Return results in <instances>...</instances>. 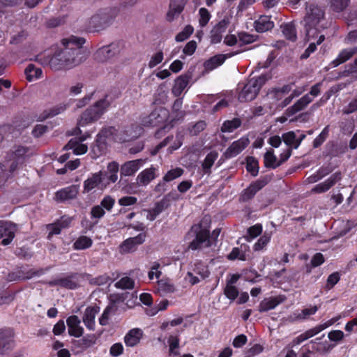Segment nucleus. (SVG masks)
I'll list each match as a JSON object with an SVG mask.
<instances>
[{
	"instance_id": "obj_1",
	"label": "nucleus",
	"mask_w": 357,
	"mask_h": 357,
	"mask_svg": "<svg viewBox=\"0 0 357 357\" xmlns=\"http://www.w3.org/2000/svg\"><path fill=\"white\" fill-rule=\"evenodd\" d=\"M85 43L83 38L70 36L61 41L63 48L57 50L51 56L40 59L41 64L49 66L53 70L71 69L86 59L85 50L82 45Z\"/></svg>"
},
{
	"instance_id": "obj_2",
	"label": "nucleus",
	"mask_w": 357,
	"mask_h": 357,
	"mask_svg": "<svg viewBox=\"0 0 357 357\" xmlns=\"http://www.w3.org/2000/svg\"><path fill=\"white\" fill-rule=\"evenodd\" d=\"M208 221L209 218L204 217L199 224L192 226L188 235L194 236L195 238L190 243L189 249L202 250L212 245L213 241L210 238Z\"/></svg>"
},
{
	"instance_id": "obj_3",
	"label": "nucleus",
	"mask_w": 357,
	"mask_h": 357,
	"mask_svg": "<svg viewBox=\"0 0 357 357\" xmlns=\"http://www.w3.org/2000/svg\"><path fill=\"white\" fill-rule=\"evenodd\" d=\"M325 12L324 9L316 5H310L307 8L305 17V28L307 40L318 36L321 28V24L324 21Z\"/></svg>"
},
{
	"instance_id": "obj_4",
	"label": "nucleus",
	"mask_w": 357,
	"mask_h": 357,
	"mask_svg": "<svg viewBox=\"0 0 357 357\" xmlns=\"http://www.w3.org/2000/svg\"><path fill=\"white\" fill-rule=\"evenodd\" d=\"M142 132V128L139 126H132L124 130V134L119 133L114 127H108L103 128L97 135L99 142L104 140L107 142H123L130 141L138 137Z\"/></svg>"
},
{
	"instance_id": "obj_5",
	"label": "nucleus",
	"mask_w": 357,
	"mask_h": 357,
	"mask_svg": "<svg viewBox=\"0 0 357 357\" xmlns=\"http://www.w3.org/2000/svg\"><path fill=\"white\" fill-rule=\"evenodd\" d=\"M110 102L107 97L96 102L94 105L86 109L78 120L79 126H85L89 123L98 121L101 116L107 110Z\"/></svg>"
},
{
	"instance_id": "obj_6",
	"label": "nucleus",
	"mask_w": 357,
	"mask_h": 357,
	"mask_svg": "<svg viewBox=\"0 0 357 357\" xmlns=\"http://www.w3.org/2000/svg\"><path fill=\"white\" fill-rule=\"evenodd\" d=\"M110 102L107 97L96 102L94 105L86 109L78 120L79 126H85L89 123L98 121L101 116L107 110Z\"/></svg>"
},
{
	"instance_id": "obj_7",
	"label": "nucleus",
	"mask_w": 357,
	"mask_h": 357,
	"mask_svg": "<svg viewBox=\"0 0 357 357\" xmlns=\"http://www.w3.org/2000/svg\"><path fill=\"white\" fill-rule=\"evenodd\" d=\"M268 79V77L264 75L250 79L240 92L238 100L241 102H247L255 99Z\"/></svg>"
},
{
	"instance_id": "obj_8",
	"label": "nucleus",
	"mask_w": 357,
	"mask_h": 357,
	"mask_svg": "<svg viewBox=\"0 0 357 357\" xmlns=\"http://www.w3.org/2000/svg\"><path fill=\"white\" fill-rule=\"evenodd\" d=\"M126 50V43L122 40L115 41L109 45L102 47L96 53V59L100 61H105L123 53Z\"/></svg>"
},
{
	"instance_id": "obj_9",
	"label": "nucleus",
	"mask_w": 357,
	"mask_h": 357,
	"mask_svg": "<svg viewBox=\"0 0 357 357\" xmlns=\"http://www.w3.org/2000/svg\"><path fill=\"white\" fill-rule=\"evenodd\" d=\"M31 155V151L29 149L24 146H17L12 153L11 163L9 166V171L13 174L16 169H19L26 162Z\"/></svg>"
},
{
	"instance_id": "obj_10",
	"label": "nucleus",
	"mask_w": 357,
	"mask_h": 357,
	"mask_svg": "<svg viewBox=\"0 0 357 357\" xmlns=\"http://www.w3.org/2000/svg\"><path fill=\"white\" fill-rule=\"evenodd\" d=\"M169 112L164 107H158L153 110L142 121L144 126H157L165 123L169 119Z\"/></svg>"
},
{
	"instance_id": "obj_11",
	"label": "nucleus",
	"mask_w": 357,
	"mask_h": 357,
	"mask_svg": "<svg viewBox=\"0 0 357 357\" xmlns=\"http://www.w3.org/2000/svg\"><path fill=\"white\" fill-rule=\"evenodd\" d=\"M183 144V135L177 133L176 136L169 135L162 142L159 143L151 151V153L155 155L163 147L168 146V151L172 153L174 151L177 150Z\"/></svg>"
},
{
	"instance_id": "obj_12",
	"label": "nucleus",
	"mask_w": 357,
	"mask_h": 357,
	"mask_svg": "<svg viewBox=\"0 0 357 357\" xmlns=\"http://www.w3.org/2000/svg\"><path fill=\"white\" fill-rule=\"evenodd\" d=\"M112 10L105 9L93 15L89 20V26L95 30L103 28L112 20L114 15Z\"/></svg>"
},
{
	"instance_id": "obj_13",
	"label": "nucleus",
	"mask_w": 357,
	"mask_h": 357,
	"mask_svg": "<svg viewBox=\"0 0 357 357\" xmlns=\"http://www.w3.org/2000/svg\"><path fill=\"white\" fill-rule=\"evenodd\" d=\"M104 173L102 171L92 174L83 183V192L88 193L98 188L102 190L105 185L102 184Z\"/></svg>"
},
{
	"instance_id": "obj_14",
	"label": "nucleus",
	"mask_w": 357,
	"mask_h": 357,
	"mask_svg": "<svg viewBox=\"0 0 357 357\" xmlns=\"http://www.w3.org/2000/svg\"><path fill=\"white\" fill-rule=\"evenodd\" d=\"M17 225L10 222L0 221V238L3 245H9L15 237Z\"/></svg>"
},
{
	"instance_id": "obj_15",
	"label": "nucleus",
	"mask_w": 357,
	"mask_h": 357,
	"mask_svg": "<svg viewBox=\"0 0 357 357\" xmlns=\"http://www.w3.org/2000/svg\"><path fill=\"white\" fill-rule=\"evenodd\" d=\"M250 140L247 137H242L234 142L225 151L224 155L227 158L236 157L241 153L249 144Z\"/></svg>"
},
{
	"instance_id": "obj_16",
	"label": "nucleus",
	"mask_w": 357,
	"mask_h": 357,
	"mask_svg": "<svg viewBox=\"0 0 357 357\" xmlns=\"http://www.w3.org/2000/svg\"><path fill=\"white\" fill-rule=\"evenodd\" d=\"M13 333L10 329L0 330V354H5L14 347Z\"/></svg>"
},
{
	"instance_id": "obj_17",
	"label": "nucleus",
	"mask_w": 357,
	"mask_h": 357,
	"mask_svg": "<svg viewBox=\"0 0 357 357\" xmlns=\"http://www.w3.org/2000/svg\"><path fill=\"white\" fill-rule=\"evenodd\" d=\"M81 321L76 315H71L66 319L68 334L75 337H81L84 333V328L80 325Z\"/></svg>"
},
{
	"instance_id": "obj_18",
	"label": "nucleus",
	"mask_w": 357,
	"mask_h": 357,
	"mask_svg": "<svg viewBox=\"0 0 357 357\" xmlns=\"http://www.w3.org/2000/svg\"><path fill=\"white\" fill-rule=\"evenodd\" d=\"M267 183L268 180L266 178L259 179L251 183L246 189L244 190L241 195L242 200L245 202L252 199L255 195Z\"/></svg>"
},
{
	"instance_id": "obj_19",
	"label": "nucleus",
	"mask_w": 357,
	"mask_h": 357,
	"mask_svg": "<svg viewBox=\"0 0 357 357\" xmlns=\"http://www.w3.org/2000/svg\"><path fill=\"white\" fill-rule=\"evenodd\" d=\"M145 234L141 233L135 237L129 238L124 241L121 245V248L124 252H131L136 250L139 245L145 241Z\"/></svg>"
},
{
	"instance_id": "obj_20",
	"label": "nucleus",
	"mask_w": 357,
	"mask_h": 357,
	"mask_svg": "<svg viewBox=\"0 0 357 357\" xmlns=\"http://www.w3.org/2000/svg\"><path fill=\"white\" fill-rule=\"evenodd\" d=\"M145 160L137 159L125 162L121 167V174L126 176L135 174L145 163Z\"/></svg>"
},
{
	"instance_id": "obj_21",
	"label": "nucleus",
	"mask_w": 357,
	"mask_h": 357,
	"mask_svg": "<svg viewBox=\"0 0 357 357\" xmlns=\"http://www.w3.org/2000/svg\"><path fill=\"white\" fill-rule=\"evenodd\" d=\"M100 308L96 306H89L85 309L82 317L83 322L86 327L90 330L93 331L95 328V318L96 314L99 312Z\"/></svg>"
},
{
	"instance_id": "obj_22",
	"label": "nucleus",
	"mask_w": 357,
	"mask_h": 357,
	"mask_svg": "<svg viewBox=\"0 0 357 357\" xmlns=\"http://www.w3.org/2000/svg\"><path fill=\"white\" fill-rule=\"evenodd\" d=\"M292 89V84L284 85L281 88L273 89L267 93V98L270 100L272 103H277L279 100H282L284 96L288 94Z\"/></svg>"
},
{
	"instance_id": "obj_23",
	"label": "nucleus",
	"mask_w": 357,
	"mask_h": 357,
	"mask_svg": "<svg viewBox=\"0 0 357 357\" xmlns=\"http://www.w3.org/2000/svg\"><path fill=\"white\" fill-rule=\"evenodd\" d=\"M186 0H170L169 11L167 13V20L173 21L183 11Z\"/></svg>"
},
{
	"instance_id": "obj_24",
	"label": "nucleus",
	"mask_w": 357,
	"mask_h": 357,
	"mask_svg": "<svg viewBox=\"0 0 357 357\" xmlns=\"http://www.w3.org/2000/svg\"><path fill=\"white\" fill-rule=\"evenodd\" d=\"M78 192L79 186L77 185H72L57 191L56 193V200L59 202L72 199L77 197Z\"/></svg>"
},
{
	"instance_id": "obj_25",
	"label": "nucleus",
	"mask_w": 357,
	"mask_h": 357,
	"mask_svg": "<svg viewBox=\"0 0 357 357\" xmlns=\"http://www.w3.org/2000/svg\"><path fill=\"white\" fill-rule=\"evenodd\" d=\"M340 179V174L335 173L331 175L325 181L316 185L312 189V192L315 193H322L328 190Z\"/></svg>"
},
{
	"instance_id": "obj_26",
	"label": "nucleus",
	"mask_w": 357,
	"mask_h": 357,
	"mask_svg": "<svg viewBox=\"0 0 357 357\" xmlns=\"http://www.w3.org/2000/svg\"><path fill=\"white\" fill-rule=\"evenodd\" d=\"M285 297L284 296H278L275 297H269L264 299L259 305V312H267L274 309L279 304L284 302Z\"/></svg>"
},
{
	"instance_id": "obj_27",
	"label": "nucleus",
	"mask_w": 357,
	"mask_h": 357,
	"mask_svg": "<svg viewBox=\"0 0 357 357\" xmlns=\"http://www.w3.org/2000/svg\"><path fill=\"white\" fill-rule=\"evenodd\" d=\"M86 137H82L79 140L77 139H71L68 143L64 146L65 149H72L75 155H82L87 152L88 147L86 144L81 142L84 141Z\"/></svg>"
},
{
	"instance_id": "obj_28",
	"label": "nucleus",
	"mask_w": 357,
	"mask_h": 357,
	"mask_svg": "<svg viewBox=\"0 0 357 357\" xmlns=\"http://www.w3.org/2000/svg\"><path fill=\"white\" fill-rule=\"evenodd\" d=\"M157 169L153 166L141 172L137 177V183L139 185H147L156 177Z\"/></svg>"
},
{
	"instance_id": "obj_29",
	"label": "nucleus",
	"mask_w": 357,
	"mask_h": 357,
	"mask_svg": "<svg viewBox=\"0 0 357 357\" xmlns=\"http://www.w3.org/2000/svg\"><path fill=\"white\" fill-rule=\"evenodd\" d=\"M227 23L225 20L219 22L211 31V43H218L222 38V34L227 29Z\"/></svg>"
},
{
	"instance_id": "obj_30",
	"label": "nucleus",
	"mask_w": 357,
	"mask_h": 357,
	"mask_svg": "<svg viewBox=\"0 0 357 357\" xmlns=\"http://www.w3.org/2000/svg\"><path fill=\"white\" fill-rule=\"evenodd\" d=\"M190 79V76L188 75L178 77L174 81V85L172 89V93L176 97L179 96L188 86Z\"/></svg>"
},
{
	"instance_id": "obj_31",
	"label": "nucleus",
	"mask_w": 357,
	"mask_h": 357,
	"mask_svg": "<svg viewBox=\"0 0 357 357\" xmlns=\"http://www.w3.org/2000/svg\"><path fill=\"white\" fill-rule=\"evenodd\" d=\"M356 53L357 47L344 49L339 53L337 57L332 61L331 64L333 67H337L350 59Z\"/></svg>"
},
{
	"instance_id": "obj_32",
	"label": "nucleus",
	"mask_w": 357,
	"mask_h": 357,
	"mask_svg": "<svg viewBox=\"0 0 357 357\" xmlns=\"http://www.w3.org/2000/svg\"><path fill=\"white\" fill-rule=\"evenodd\" d=\"M168 206L167 202L162 199L155 204L154 207L151 209H144V211L147 213L146 218L150 220H154L157 216L160 214Z\"/></svg>"
},
{
	"instance_id": "obj_33",
	"label": "nucleus",
	"mask_w": 357,
	"mask_h": 357,
	"mask_svg": "<svg viewBox=\"0 0 357 357\" xmlns=\"http://www.w3.org/2000/svg\"><path fill=\"white\" fill-rule=\"evenodd\" d=\"M142 337V331L139 328H133L124 337V342L127 347H135L140 341Z\"/></svg>"
},
{
	"instance_id": "obj_34",
	"label": "nucleus",
	"mask_w": 357,
	"mask_h": 357,
	"mask_svg": "<svg viewBox=\"0 0 357 357\" xmlns=\"http://www.w3.org/2000/svg\"><path fill=\"white\" fill-rule=\"evenodd\" d=\"M274 26V23L271 20V17L260 16L255 22V28L257 32L263 33L271 30Z\"/></svg>"
},
{
	"instance_id": "obj_35",
	"label": "nucleus",
	"mask_w": 357,
	"mask_h": 357,
	"mask_svg": "<svg viewBox=\"0 0 357 357\" xmlns=\"http://www.w3.org/2000/svg\"><path fill=\"white\" fill-rule=\"evenodd\" d=\"M233 54H218L215 55L204 63V68L206 70L211 71L221 66L228 57H231Z\"/></svg>"
},
{
	"instance_id": "obj_36",
	"label": "nucleus",
	"mask_w": 357,
	"mask_h": 357,
	"mask_svg": "<svg viewBox=\"0 0 357 357\" xmlns=\"http://www.w3.org/2000/svg\"><path fill=\"white\" fill-rule=\"evenodd\" d=\"M218 158V153L215 151H211L204 160L202 167L205 174L211 173V168Z\"/></svg>"
},
{
	"instance_id": "obj_37",
	"label": "nucleus",
	"mask_w": 357,
	"mask_h": 357,
	"mask_svg": "<svg viewBox=\"0 0 357 357\" xmlns=\"http://www.w3.org/2000/svg\"><path fill=\"white\" fill-rule=\"evenodd\" d=\"M284 36L291 41H295L297 38L295 25L292 22L282 24L280 26Z\"/></svg>"
},
{
	"instance_id": "obj_38",
	"label": "nucleus",
	"mask_w": 357,
	"mask_h": 357,
	"mask_svg": "<svg viewBox=\"0 0 357 357\" xmlns=\"http://www.w3.org/2000/svg\"><path fill=\"white\" fill-rule=\"evenodd\" d=\"M319 333L316 327H314L312 328H310L307 331H306L305 333L301 334L296 338H294L292 342L290 344V346L291 347H295L298 344H300L303 341L316 335L317 334Z\"/></svg>"
},
{
	"instance_id": "obj_39",
	"label": "nucleus",
	"mask_w": 357,
	"mask_h": 357,
	"mask_svg": "<svg viewBox=\"0 0 357 357\" xmlns=\"http://www.w3.org/2000/svg\"><path fill=\"white\" fill-rule=\"evenodd\" d=\"M25 75L26 79L29 82L40 78L43 75V71L40 68H36L33 64L31 63L25 69Z\"/></svg>"
},
{
	"instance_id": "obj_40",
	"label": "nucleus",
	"mask_w": 357,
	"mask_h": 357,
	"mask_svg": "<svg viewBox=\"0 0 357 357\" xmlns=\"http://www.w3.org/2000/svg\"><path fill=\"white\" fill-rule=\"evenodd\" d=\"M107 150V145L104 140L99 142L97 137L96 144L92 146L91 155L93 159L99 158L102 154L105 153Z\"/></svg>"
},
{
	"instance_id": "obj_41",
	"label": "nucleus",
	"mask_w": 357,
	"mask_h": 357,
	"mask_svg": "<svg viewBox=\"0 0 357 357\" xmlns=\"http://www.w3.org/2000/svg\"><path fill=\"white\" fill-rule=\"evenodd\" d=\"M246 245H241V248H234L231 252L228 255L227 258L229 260L239 259L245 261L246 260Z\"/></svg>"
},
{
	"instance_id": "obj_42",
	"label": "nucleus",
	"mask_w": 357,
	"mask_h": 357,
	"mask_svg": "<svg viewBox=\"0 0 357 357\" xmlns=\"http://www.w3.org/2000/svg\"><path fill=\"white\" fill-rule=\"evenodd\" d=\"M312 100L313 98L310 97L309 94L305 95L290 107L291 112L295 114L303 109L308 104L312 101Z\"/></svg>"
},
{
	"instance_id": "obj_43",
	"label": "nucleus",
	"mask_w": 357,
	"mask_h": 357,
	"mask_svg": "<svg viewBox=\"0 0 357 357\" xmlns=\"http://www.w3.org/2000/svg\"><path fill=\"white\" fill-rule=\"evenodd\" d=\"M93 241L86 236H79L73 243V248L77 250H84L92 245Z\"/></svg>"
},
{
	"instance_id": "obj_44",
	"label": "nucleus",
	"mask_w": 357,
	"mask_h": 357,
	"mask_svg": "<svg viewBox=\"0 0 357 357\" xmlns=\"http://www.w3.org/2000/svg\"><path fill=\"white\" fill-rule=\"evenodd\" d=\"M241 125V121L238 118H234L232 120H227L223 123L221 127V131L222 132H231L239 128Z\"/></svg>"
},
{
	"instance_id": "obj_45",
	"label": "nucleus",
	"mask_w": 357,
	"mask_h": 357,
	"mask_svg": "<svg viewBox=\"0 0 357 357\" xmlns=\"http://www.w3.org/2000/svg\"><path fill=\"white\" fill-rule=\"evenodd\" d=\"M264 164L266 167L275 169L280 165L277 160L276 156L274 155L272 149L268 151L264 155Z\"/></svg>"
},
{
	"instance_id": "obj_46",
	"label": "nucleus",
	"mask_w": 357,
	"mask_h": 357,
	"mask_svg": "<svg viewBox=\"0 0 357 357\" xmlns=\"http://www.w3.org/2000/svg\"><path fill=\"white\" fill-rule=\"evenodd\" d=\"M271 232H265L254 245L253 249L255 251L262 250L266 248L271 238Z\"/></svg>"
},
{
	"instance_id": "obj_47",
	"label": "nucleus",
	"mask_w": 357,
	"mask_h": 357,
	"mask_svg": "<svg viewBox=\"0 0 357 357\" xmlns=\"http://www.w3.org/2000/svg\"><path fill=\"white\" fill-rule=\"evenodd\" d=\"M321 338H316L314 341H311V343L313 344L312 349H315L317 351L321 353H326L330 351L333 348V345L330 344L328 342H317L320 341Z\"/></svg>"
},
{
	"instance_id": "obj_48",
	"label": "nucleus",
	"mask_w": 357,
	"mask_h": 357,
	"mask_svg": "<svg viewBox=\"0 0 357 357\" xmlns=\"http://www.w3.org/2000/svg\"><path fill=\"white\" fill-rule=\"evenodd\" d=\"M184 170L181 167H176L169 170L163 176L162 179L165 182H170L183 175Z\"/></svg>"
},
{
	"instance_id": "obj_49",
	"label": "nucleus",
	"mask_w": 357,
	"mask_h": 357,
	"mask_svg": "<svg viewBox=\"0 0 357 357\" xmlns=\"http://www.w3.org/2000/svg\"><path fill=\"white\" fill-rule=\"evenodd\" d=\"M135 282L129 277H123L116 282L115 287L122 289H132L134 288Z\"/></svg>"
},
{
	"instance_id": "obj_50",
	"label": "nucleus",
	"mask_w": 357,
	"mask_h": 357,
	"mask_svg": "<svg viewBox=\"0 0 357 357\" xmlns=\"http://www.w3.org/2000/svg\"><path fill=\"white\" fill-rule=\"evenodd\" d=\"M330 3L334 12L340 13L348 6L349 0H330Z\"/></svg>"
},
{
	"instance_id": "obj_51",
	"label": "nucleus",
	"mask_w": 357,
	"mask_h": 357,
	"mask_svg": "<svg viewBox=\"0 0 357 357\" xmlns=\"http://www.w3.org/2000/svg\"><path fill=\"white\" fill-rule=\"evenodd\" d=\"M325 39L324 35H320L317 41V43H311L308 47L305 50L303 54L301 56V59H307L310 56V55L313 53L317 49V45H320Z\"/></svg>"
},
{
	"instance_id": "obj_52",
	"label": "nucleus",
	"mask_w": 357,
	"mask_h": 357,
	"mask_svg": "<svg viewBox=\"0 0 357 357\" xmlns=\"http://www.w3.org/2000/svg\"><path fill=\"white\" fill-rule=\"evenodd\" d=\"M282 139L286 145L289 147V149H294V146L296 144V135L294 131H289L284 133L282 135Z\"/></svg>"
},
{
	"instance_id": "obj_53",
	"label": "nucleus",
	"mask_w": 357,
	"mask_h": 357,
	"mask_svg": "<svg viewBox=\"0 0 357 357\" xmlns=\"http://www.w3.org/2000/svg\"><path fill=\"white\" fill-rule=\"evenodd\" d=\"M247 171L250 173L252 176H255L257 175L259 172L258 162L252 157H249L247 159L246 165Z\"/></svg>"
},
{
	"instance_id": "obj_54",
	"label": "nucleus",
	"mask_w": 357,
	"mask_h": 357,
	"mask_svg": "<svg viewBox=\"0 0 357 357\" xmlns=\"http://www.w3.org/2000/svg\"><path fill=\"white\" fill-rule=\"evenodd\" d=\"M329 126H326L321 131V132L314 139L313 142V146L315 148L321 146L324 142L328 136Z\"/></svg>"
},
{
	"instance_id": "obj_55",
	"label": "nucleus",
	"mask_w": 357,
	"mask_h": 357,
	"mask_svg": "<svg viewBox=\"0 0 357 357\" xmlns=\"http://www.w3.org/2000/svg\"><path fill=\"white\" fill-rule=\"evenodd\" d=\"M194 271L202 280L207 278L210 275L208 267L203 264H196Z\"/></svg>"
},
{
	"instance_id": "obj_56",
	"label": "nucleus",
	"mask_w": 357,
	"mask_h": 357,
	"mask_svg": "<svg viewBox=\"0 0 357 357\" xmlns=\"http://www.w3.org/2000/svg\"><path fill=\"white\" fill-rule=\"evenodd\" d=\"M199 25L201 26H205L210 18H211V15L209 13V12L208 11V10L205 8H201L199 10Z\"/></svg>"
},
{
	"instance_id": "obj_57",
	"label": "nucleus",
	"mask_w": 357,
	"mask_h": 357,
	"mask_svg": "<svg viewBox=\"0 0 357 357\" xmlns=\"http://www.w3.org/2000/svg\"><path fill=\"white\" fill-rule=\"evenodd\" d=\"M240 45H247L256 40L257 36L247 33H240L238 36Z\"/></svg>"
},
{
	"instance_id": "obj_58",
	"label": "nucleus",
	"mask_w": 357,
	"mask_h": 357,
	"mask_svg": "<svg viewBox=\"0 0 357 357\" xmlns=\"http://www.w3.org/2000/svg\"><path fill=\"white\" fill-rule=\"evenodd\" d=\"M158 290L162 293H170L174 291V286L164 280L158 281Z\"/></svg>"
},
{
	"instance_id": "obj_59",
	"label": "nucleus",
	"mask_w": 357,
	"mask_h": 357,
	"mask_svg": "<svg viewBox=\"0 0 357 357\" xmlns=\"http://www.w3.org/2000/svg\"><path fill=\"white\" fill-rule=\"evenodd\" d=\"M225 294L229 299L234 301L238 295V291L235 286L227 284L225 289Z\"/></svg>"
},
{
	"instance_id": "obj_60",
	"label": "nucleus",
	"mask_w": 357,
	"mask_h": 357,
	"mask_svg": "<svg viewBox=\"0 0 357 357\" xmlns=\"http://www.w3.org/2000/svg\"><path fill=\"white\" fill-rule=\"evenodd\" d=\"M163 59V53L161 51H159L155 54H153L149 62V67L150 68H153L156 66L158 64L160 63Z\"/></svg>"
},
{
	"instance_id": "obj_61",
	"label": "nucleus",
	"mask_w": 357,
	"mask_h": 357,
	"mask_svg": "<svg viewBox=\"0 0 357 357\" xmlns=\"http://www.w3.org/2000/svg\"><path fill=\"white\" fill-rule=\"evenodd\" d=\"M317 310L318 308L317 306H313L310 308L303 309L300 313L296 314L295 318L298 319H305L307 317L310 315L314 314Z\"/></svg>"
},
{
	"instance_id": "obj_62",
	"label": "nucleus",
	"mask_w": 357,
	"mask_h": 357,
	"mask_svg": "<svg viewBox=\"0 0 357 357\" xmlns=\"http://www.w3.org/2000/svg\"><path fill=\"white\" fill-rule=\"evenodd\" d=\"M137 202V198L132 196H124L121 197L118 203L122 206H130L135 204Z\"/></svg>"
},
{
	"instance_id": "obj_63",
	"label": "nucleus",
	"mask_w": 357,
	"mask_h": 357,
	"mask_svg": "<svg viewBox=\"0 0 357 357\" xmlns=\"http://www.w3.org/2000/svg\"><path fill=\"white\" fill-rule=\"evenodd\" d=\"M340 275L338 272H335L329 275L327 279L326 288L328 289H332L340 281Z\"/></svg>"
},
{
	"instance_id": "obj_64",
	"label": "nucleus",
	"mask_w": 357,
	"mask_h": 357,
	"mask_svg": "<svg viewBox=\"0 0 357 357\" xmlns=\"http://www.w3.org/2000/svg\"><path fill=\"white\" fill-rule=\"evenodd\" d=\"M357 112V96L352 99L342 109L344 114H350Z\"/></svg>"
}]
</instances>
